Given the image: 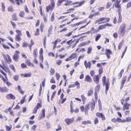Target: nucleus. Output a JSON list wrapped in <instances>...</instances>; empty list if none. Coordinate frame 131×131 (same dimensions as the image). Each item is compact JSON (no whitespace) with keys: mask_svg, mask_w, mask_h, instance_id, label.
Segmentation results:
<instances>
[{"mask_svg":"<svg viewBox=\"0 0 131 131\" xmlns=\"http://www.w3.org/2000/svg\"><path fill=\"white\" fill-rule=\"evenodd\" d=\"M102 81L103 83V86L105 85L106 89L105 91L107 92L108 91V90L109 88V86L110 85L109 80L108 79H106V77L105 76H103L102 79Z\"/></svg>","mask_w":131,"mask_h":131,"instance_id":"1","label":"nucleus"},{"mask_svg":"<svg viewBox=\"0 0 131 131\" xmlns=\"http://www.w3.org/2000/svg\"><path fill=\"white\" fill-rule=\"evenodd\" d=\"M126 25L125 24H122L121 26L118 31V34L120 36H123L125 32Z\"/></svg>","mask_w":131,"mask_h":131,"instance_id":"2","label":"nucleus"},{"mask_svg":"<svg viewBox=\"0 0 131 131\" xmlns=\"http://www.w3.org/2000/svg\"><path fill=\"white\" fill-rule=\"evenodd\" d=\"M54 3L53 0H51V5L46 7V11L48 12L49 10H52L54 8Z\"/></svg>","mask_w":131,"mask_h":131,"instance_id":"3","label":"nucleus"},{"mask_svg":"<svg viewBox=\"0 0 131 131\" xmlns=\"http://www.w3.org/2000/svg\"><path fill=\"white\" fill-rule=\"evenodd\" d=\"M64 2H65L64 3H63V5L66 6H69L71 5V3L72 2V1H71L68 0H61L59 1V3L60 4L63 3Z\"/></svg>","mask_w":131,"mask_h":131,"instance_id":"4","label":"nucleus"},{"mask_svg":"<svg viewBox=\"0 0 131 131\" xmlns=\"http://www.w3.org/2000/svg\"><path fill=\"white\" fill-rule=\"evenodd\" d=\"M100 77V75H94L93 78L94 82L96 84H98L99 82V79Z\"/></svg>","mask_w":131,"mask_h":131,"instance_id":"5","label":"nucleus"},{"mask_svg":"<svg viewBox=\"0 0 131 131\" xmlns=\"http://www.w3.org/2000/svg\"><path fill=\"white\" fill-rule=\"evenodd\" d=\"M15 52V53L13 56V59L14 60L17 61L19 57L18 54L20 53V52L19 51H16Z\"/></svg>","mask_w":131,"mask_h":131,"instance_id":"6","label":"nucleus"},{"mask_svg":"<svg viewBox=\"0 0 131 131\" xmlns=\"http://www.w3.org/2000/svg\"><path fill=\"white\" fill-rule=\"evenodd\" d=\"M120 1L116 0V2L114 3V5L116 7L119 8L118 10L120 9L121 10V6L119 5Z\"/></svg>","mask_w":131,"mask_h":131,"instance_id":"7","label":"nucleus"},{"mask_svg":"<svg viewBox=\"0 0 131 131\" xmlns=\"http://www.w3.org/2000/svg\"><path fill=\"white\" fill-rule=\"evenodd\" d=\"M126 77L125 76L123 78L121 82L120 89H121L123 88L124 83L125 82L126 80Z\"/></svg>","mask_w":131,"mask_h":131,"instance_id":"8","label":"nucleus"},{"mask_svg":"<svg viewBox=\"0 0 131 131\" xmlns=\"http://www.w3.org/2000/svg\"><path fill=\"white\" fill-rule=\"evenodd\" d=\"M96 115L99 118H101L102 120H104L105 119L104 116L103 115L102 113H96Z\"/></svg>","mask_w":131,"mask_h":131,"instance_id":"9","label":"nucleus"},{"mask_svg":"<svg viewBox=\"0 0 131 131\" xmlns=\"http://www.w3.org/2000/svg\"><path fill=\"white\" fill-rule=\"evenodd\" d=\"M121 10H120V9H119L118 10L117 12L118 13V17L119 18L118 19V20L117 21V22L118 23H119L121 22L122 21V16L121 14Z\"/></svg>","mask_w":131,"mask_h":131,"instance_id":"10","label":"nucleus"},{"mask_svg":"<svg viewBox=\"0 0 131 131\" xmlns=\"http://www.w3.org/2000/svg\"><path fill=\"white\" fill-rule=\"evenodd\" d=\"M6 97L8 99H10L11 98L13 100L15 99V96L12 94H7L6 95Z\"/></svg>","mask_w":131,"mask_h":131,"instance_id":"11","label":"nucleus"},{"mask_svg":"<svg viewBox=\"0 0 131 131\" xmlns=\"http://www.w3.org/2000/svg\"><path fill=\"white\" fill-rule=\"evenodd\" d=\"M130 104H128L127 103H125L123 106V110L124 111H125V110H127L129 109V106H130Z\"/></svg>","mask_w":131,"mask_h":131,"instance_id":"12","label":"nucleus"},{"mask_svg":"<svg viewBox=\"0 0 131 131\" xmlns=\"http://www.w3.org/2000/svg\"><path fill=\"white\" fill-rule=\"evenodd\" d=\"M45 111L44 109L42 110V114H41V116H40L39 117V120L41 119L42 118L45 117Z\"/></svg>","mask_w":131,"mask_h":131,"instance_id":"13","label":"nucleus"},{"mask_svg":"<svg viewBox=\"0 0 131 131\" xmlns=\"http://www.w3.org/2000/svg\"><path fill=\"white\" fill-rule=\"evenodd\" d=\"M66 122L67 125H69L71 124L73 121V119H67L65 120Z\"/></svg>","mask_w":131,"mask_h":131,"instance_id":"14","label":"nucleus"},{"mask_svg":"<svg viewBox=\"0 0 131 131\" xmlns=\"http://www.w3.org/2000/svg\"><path fill=\"white\" fill-rule=\"evenodd\" d=\"M106 52L105 53V54L107 55V58L108 59H109L110 58V56L109 55V54H111L112 53V52L111 50L110 49H106Z\"/></svg>","mask_w":131,"mask_h":131,"instance_id":"15","label":"nucleus"},{"mask_svg":"<svg viewBox=\"0 0 131 131\" xmlns=\"http://www.w3.org/2000/svg\"><path fill=\"white\" fill-rule=\"evenodd\" d=\"M8 89L6 87H2L1 92H7L8 91Z\"/></svg>","mask_w":131,"mask_h":131,"instance_id":"16","label":"nucleus"},{"mask_svg":"<svg viewBox=\"0 0 131 131\" xmlns=\"http://www.w3.org/2000/svg\"><path fill=\"white\" fill-rule=\"evenodd\" d=\"M21 36L19 35H16L15 38V40L18 41H20L21 40V38L20 36Z\"/></svg>","mask_w":131,"mask_h":131,"instance_id":"17","label":"nucleus"},{"mask_svg":"<svg viewBox=\"0 0 131 131\" xmlns=\"http://www.w3.org/2000/svg\"><path fill=\"white\" fill-rule=\"evenodd\" d=\"M104 21L100 23L99 24H101V23H107L108 21H109L110 20V18H105V17H104Z\"/></svg>","mask_w":131,"mask_h":131,"instance_id":"18","label":"nucleus"},{"mask_svg":"<svg viewBox=\"0 0 131 131\" xmlns=\"http://www.w3.org/2000/svg\"><path fill=\"white\" fill-rule=\"evenodd\" d=\"M84 65L86 68H87L88 67L89 68L90 66V62L89 61L87 63L86 61H84Z\"/></svg>","mask_w":131,"mask_h":131,"instance_id":"19","label":"nucleus"},{"mask_svg":"<svg viewBox=\"0 0 131 131\" xmlns=\"http://www.w3.org/2000/svg\"><path fill=\"white\" fill-rule=\"evenodd\" d=\"M12 19L13 20L16 21L17 20L16 14L14 13L12 16Z\"/></svg>","mask_w":131,"mask_h":131,"instance_id":"20","label":"nucleus"},{"mask_svg":"<svg viewBox=\"0 0 131 131\" xmlns=\"http://www.w3.org/2000/svg\"><path fill=\"white\" fill-rule=\"evenodd\" d=\"M52 26L51 25L49 27V28L48 29V37L49 36V35L50 34H51V32L52 31Z\"/></svg>","mask_w":131,"mask_h":131,"instance_id":"21","label":"nucleus"},{"mask_svg":"<svg viewBox=\"0 0 131 131\" xmlns=\"http://www.w3.org/2000/svg\"><path fill=\"white\" fill-rule=\"evenodd\" d=\"M18 90L19 92L22 94H23L24 93V92L22 91L20 86L19 85L18 86Z\"/></svg>","mask_w":131,"mask_h":131,"instance_id":"22","label":"nucleus"},{"mask_svg":"<svg viewBox=\"0 0 131 131\" xmlns=\"http://www.w3.org/2000/svg\"><path fill=\"white\" fill-rule=\"evenodd\" d=\"M90 81V78L89 75H87L86 76L85 81L89 82Z\"/></svg>","mask_w":131,"mask_h":131,"instance_id":"23","label":"nucleus"},{"mask_svg":"<svg viewBox=\"0 0 131 131\" xmlns=\"http://www.w3.org/2000/svg\"><path fill=\"white\" fill-rule=\"evenodd\" d=\"M100 85L99 84L97 85L95 88V90L96 92H98L100 90Z\"/></svg>","mask_w":131,"mask_h":131,"instance_id":"24","label":"nucleus"},{"mask_svg":"<svg viewBox=\"0 0 131 131\" xmlns=\"http://www.w3.org/2000/svg\"><path fill=\"white\" fill-rule=\"evenodd\" d=\"M7 9L8 11H9L11 12H13L14 11L13 6H11L7 8Z\"/></svg>","mask_w":131,"mask_h":131,"instance_id":"25","label":"nucleus"},{"mask_svg":"<svg viewBox=\"0 0 131 131\" xmlns=\"http://www.w3.org/2000/svg\"><path fill=\"white\" fill-rule=\"evenodd\" d=\"M21 75H24L25 77H30L31 76V74L30 73H28L25 74H21Z\"/></svg>","mask_w":131,"mask_h":131,"instance_id":"26","label":"nucleus"},{"mask_svg":"<svg viewBox=\"0 0 131 131\" xmlns=\"http://www.w3.org/2000/svg\"><path fill=\"white\" fill-rule=\"evenodd\" d=\"M104 17H103L102 18H100L99 19H98L96 21L95 23H97L104 21Z\"/></svg>","mask_w":131,"mask_h":131,"instance_id":"27","label":"nucleus"},{"mask_svg":"<svg viewBox=\"0 0 131 131\" xmlns=\"http://www.w3.org/2000/svg\"><path fill=\"white\" fill-rule=\"evenodd\" d=\"M58 41V40L57 39L56 40L54 41L53 42H52V43L54 45L53 46V49H54L56 47V44Z\"/></svg>","mask_w":131,"mask_h":131,"instance_id":"28","label":"nucleus"},{"mask_svg":"<svg viewBox=\"0 0 131 131\" xmlns=\"http://www.w3.org/2000/svg\"><path fill=\"white\" fill-rule=\"evenodd\" d=\"M19 15L20 17H24L25 15V13L24 11H22L20 12L19 13Z\"/></svg>","mask_w":131,"mask_h":131,"instance_id":"29","label":"nucleus"},{"mask_svg":"<svg viewBox=\"0 0 131 131\" xmlns=\"http://www.w3.org/2000/svg\"><path fill=\"white\" fill-rule=\"evenodd\" d=\"M105 28V25H101L99 26L98 29L99 30L103 29Z\"/></svg>","mask_w":131,"mask_h":131,"instance_id":"30","label":"nucleus"},{"mask_svg":"<svg viewBox=\"0 0 131 131\" xmlns=\"http://www.w3.org/2000/svg\"><path fill=\"white\" fill-rule=\"evenodd\" d=\"M37 49H36L35 50H34L33 51V54L34 55V57L35 58H36L37 57Z\"/></svg>","mask_w":131,"mask_h":131,"instance_id":"31","label":"nucleus"},{"mask_svg":"<svg viewBox=\"0 0 131 131\" xmlns=\"http://www.w3.org/2000/svg\"><path fill=\"white\" fill-rule=\"evenodd\" d=\"M95 105V102L94 101H93L92 103V104L91 106V110L92 111H93L94 110Z\"/></svg>","mask_w":131,"mask_h":131,"instance_id":"32","label":"nucleus"},{"mask_svg":"<svg viewBox=\"0 0 131 131\" xmlns=\"http://www.w3.org/2000/svg\"><path fill=\"white\" fill-rule=\"evenodd\" d=\"M2 10L3 12H4L5 11V7L4 5V4L3 3H2Z\"/></svg>","mask_w":131,"mask_h":131,"instance_id":"33","label":"nucleus"},{"mask_svg":"<svg viewBox=\"0 0 131 131\" xmlns=\"http://www.w3.org/2000/svg\"><path fill=\"white\" fill-rule=\"evenodd\" d=\"M76 54L74 53L72 54L70 57L71 59L75 58L76 57Z\"/></svg>","mask_w":131,"mask_h":131,"instance_id":"34","label":"nucleus"},{"mask_svg":"<svg viewBox=\"0 0 131 131\" xmlns=\"http://www.w3.org/2000/svg\"><path fill=\"white\" fill-rule=\"evenodd\" d=\"M101 36V35L100 34H98L95 38V41H97L100 37Z\"/></svg>","mask_w":131,"mask_h":131,"instance_id":"35","label":"nucleus"},{"mask_svg":"<svg viewBox=\"0 0 131 131\" xmlns=\"http://www.w3.org/2000/svg\"><path fill=\"white\" fill-rule=\"evenodd\" d=\"M26 97V96H23V97L22 98V100H21L20 101V103L21 104H22L24 103V101L25 100V98Z\"/></svg>","mask_w":131,"mask_h":131,"instance_id":"36","label":"nucleus"},{"mask_svg":"<svg viewBox=\"0 0 131 131\" xmlns=\"http://www.w3.org/2000/svg\"><path fill=\"white\" fill-rule=\"evenodd\" d=\"M94 28H91V29L92 31H93V33H97L99 31V29H94Z\"/></svg>","mask_w":131,"mask_h":131,"instance_id":"37","label":"nucleus"},{"mask_svg":"<svg viewBox=\"0 0 131 131\" xmlns=\"http://www.w3.org/2000/svg\"><path fill=\"white\" fill-rule=\"evenodd\" d=\"M0 72H1L6 77L7 79V77L6 76V74L5 73L3 70L1 69H0Z\"/></svg>","mask_w":131,"mask_h":131,"instance_id":"38","label":"nucleus"},{"mask_svg":"<svg viewBox=\"0 0 131 131\" xmlns=\"http://www.w3.org/2000/svg\"><path fill=\"white\" fill-rule=\"evenodd\" d=\"M123 43L122 42H121L119 43L118 46V49L119 50H120L122 47Z\"/></svg>","mask_w":131,"mask_h":131,"instance_id":"39","label":"nucleus"},{"mask_svg":"<svg viewBox=\"0 0 131 131\" xmlns=\"http://www.w3.org/2000/svg\"><path fill=\"white\" fill-rule=\"evenodd\" d=\"M16 32L17 34V35H22L21 32L19 30H18V29L16 30Z\"/></svg>","mask_w":131,"mask_h":131,"instance_id":"40","label":"nucleus"},{"mask_svg":"<svg viewBox=\"0 0 131 131\" xmlns=\"http://www.w3.org/2000/svg\"><path fill=\"white\" fill-rule=\"evenodd\" d=\"M103 68H100L99 70V75H100L103 73Z\"/></svg>","mask_w":131,"mask_h":131,"instance_id":"41","label":"nucleus"},{"mask_svg":"<svg viewBox=\"0 0 131 131\" xmlns=\"http://www.w3.org/2000/svg\"><path fill=\"white\" fill-rule=\"evenodd\" d=\"M39 35V30L38 29H36V31L34 34L35 36H38Z\"/></svg>","mask_w":131,"mask_h":131,"instance_id":"42","label":"nucleus"},{"mask_svg":"<svg viewBox=\"0 0 131 131\" xmlns=\"http://www.w3.org/2000/svg\"><path fill=\"white\" fill-rule=\"evenodd\" d=\"M24 9L25 10L27 13H29V11L28 9L27 6L26 5H25L24 6Z\"/></svg>","mask_w":131,"mask_h":131,"instance_id":"43","label":"nucleus"},{"mask_svg":"<svg viewBox=\"0 0 131 131\" xmlns=\"http://www.w3.org/2000/svg\"><path fill=\"white\" fill-rule=\"evenodd\" d=\"M40 107H41V105L40 103H38L37 104L36 107H35L38 110L39 109Z\"/></svg>","mask_w":131,"mask_h":131,"instance_id":"44","label":"nucleus"},{"mask_svg":"<svg viewBox=\"0 0 131 131\" xmlns=\"http://www.w3.org/2000/svg\"><path fill=\"white\" fill-rule=\"evenodd\" d=\"M112 5V3L111 2H108L107 3L106 7L107 8L110 7Z\"/></svg>","mask_w":131,"mask_h":131,"instance_id":"45","label":"nucleus"},{"mask_svg":"<svg viewBox=\"0 0 131 131\" xmlns=\"http://www.w3.org/2000/svg\"><path fill=\"white\" fill-rule=\"evenodd\" d=\"M131 7V1L129 2L126 5V8H127Z\"/></svg>","mask_w":131,"mask_h":131,"instance_id":"46","label":"nucleus"},{"mask_svg":"<svg viewBox=\"0 0 131 131\" xmlns=\"http://www.w3.org/2000/svg\"><path fill=\"white\" fill-rule=\"evenodd\" d=\"M19 78V76L17 75H15L14 76L13 79L16 81H17Z\"/></svg>","mask_w":131,"mask_h":131,"instance_id":"47","label":"nucleus"},{"mask_svg":"<svg viewBox=\"0 0 131 131\" xmlns=\"http://www.w3.org/2000/svg\"><path fill=\"white\" fill-rule=\"evenodd\" d=\"M50 73L52 74H54L55 72V70L54 69H53L52 68H51L50 70Z\"/></svg>","mask_w":131,"mask_h":131,"instance_id":"48","label":"nucleus"},{"mask_svg":"<svg viewBox=\"0 0 131 131\" xmlns=\"http://www.w3.org/2000/svg\"><path fill=\"white\" fill-rule=\"evenodd\" d=\"M105 64V63H98L97 64V67H101L102 65H104Z\"/></svg>","mask_w":131,"mask_h":131,"instance_id":"49","label":"nucleus"},{"mask_svg":"<svg viewBox=\"0 0 131 131\" xmlns=\"http://www.w3.org/2000/svg\"><path fill=\"white\" fill-rule=\"evenodd\" d=\"M81 96L83 102V103H84L85 102L86 99V98L83 95H82Z\"/></svg>","mask_w":131,"mask_h":131,"instance_id":"50","label":"nucleus"},{"mask_svg":"<svg viewBox=\"0 0 131 131\" xmlns=\"http://www.w3.org/2000/svg\"><path fill=\"white\" fill-rule=\"evenodd\" d=\"M47 37L46 36H45L43 39V45L44 46H45V45L46 43V40Z\"/></svg>","mask_w":131,"mask_h":131,"instance_id":"51","label":"nucleus"},{"mask_svg":"<svg viewBox=\"0 0 131 131\" xmlns=\"http://www.w3.org/2000/svg\"><path fill=\"white\" fill-rule=\"evenodd\" d=\"M39 57L40 61H41V62L42 63L43 61V57L42 55L40 54L39 56Z\"/></svg>","mask_w":131,"mask_h":131,"instance_id":"52","label":"nucleus"},{"mask_svg":"<svg viewBox=\"0 0 131 131\" xmlns=\"http://www.w3.org/2000/svg\"><path fill=\"white\" fill-rule=\"evenodd\" d=\"M16 3L18 5H20V3L19 2H22V0H16L15 1Z\"/></svg>","mask_w":131,"mask_h":131,"instance_id":"53","label":"nucleus"},{"mask_svg":"<svg viewBox=\"0 0 131 131\" xmlns=\"http://www.w3.org/2000/svg\"><path fill=\"white\" fill-rule=\"evenodd\" d=\"M26 62L27 64V65L29 66L31 65V62L29 60L27 59L26 60Z\"/></svg>","mask_w":131,"mask_h":131,"instance_id":"54","label":"nucleus"},{"mask_svg":"<svg viewBox=\"0 0 131 131\" xmlns=\"http://www.w3.org/2000/svg\"><path fill=\"white\" fill-rule=\"evenodd\" d=\"M54 15L53 13L51 15V21L52 22L53 20H54Z\"/></svg>","mask_w":131,"mask_h":131,"instance_id":"55","label":"nucleus"},{"mask_svg":"<svg viewBox=\"0 0 131 131\" xmlns=\"http://www.w3.org/2000/svg\"><path fill=\"white\" fill-rule=\"evenodd\" d=\"M62 62V60H58V61H57L56 62L57 64L59 66H60Z\"/></svg>","mask_w":131,"mask_h":131,"instance_id":"56","label":"nucleus"},{"mask_svg":"<svg viewBox=\"0 0 131 131\" xmlns=\"http://www.w3.org/2000/svg\"><path fill=\"white\" fill-rule=\"evenodd\" d=\"M56 77L57 80H58L60 77L59 74L57 73H56Z\"/></svg>","mask_w":131,"mask_h":131,"instance_id":"57","label":"nucleus"},{"mask_svg":"<svg viewBox=\"0 0 131 131\" xmlns=\"http://www.w3.org/2000/svg\"><path fill=\"white\" fill-rule=\"evenodd\" d=\"M79 83L78 81H77L75 82V84H74L75 85V86H77V88L78 89L79 88Z\"/></svg>","mask_w":131,"mask_h":131,"instance_id":"58","label":"nucleus"},{"mask_svg":"<svg viewBox=\"0 0 131 131\" xmlns=\"http://www.w3.org/2000/svg\"><path fill=\"white\" fill-rule=\"evenodd\" d=\"M48 55L49 56H52L53 57L54 56V54L53 53L51 52H49L48 53Z\"/></svg>","mask_w":131,"mask_h":131,"instance_id":"59","label":"nucleus"},{"mask_svg":"<svg viewBox=\"0 0 131 131\" xmlns=\"http://www.w3.org/2000/svg\"><path fill=\"white\" fill-rule=\"evenodd\" d=\"M90 121H83L82 122V123L83 124H86L90 123Z\"/></svg>","mask_w":131,"mask_h":131,"instance_id":"60","label":"nucleus"},{"mask_svg":"<svg viewBox=\"0 0 131 131\" xmlns=\"http://www.w3.org/2000/svg\"><path fill=\"white\" fill-rule=\"evenodd\" d=\"M10 68L12 69L13 70L14 72H15V68L14 67L13 65H10Z\"/></svg>","mask_w":131,"mask_h":131,"instance_id":"61","label":"nucleus"},{"mask_svg":"<svg viewBox=\"0 0 131 131\" xmlns=\"http://www.w3.org/2000/svg\"><path fill=\"white\" fill-rule=\"evenodd\" d=\"M126 122H131V117H128L126 118Z\"/></svg>","mask_w":131,"mask_h":131,"instance_id":"62","label":"nucleus"},{"mask_svg":"<svg viewBox=\"0 0 131 131\" xmlns=\"http://www.w3.org/2000/svg\"><path fill=\"white\" fill-rule=\"evenodd\" d=\"M99 121L98 118H96L94 120V124H96L98 123Z\"/></svg>","mask_w":131,"mask_h":131,"instance_id":"63","label":"nucleus"},{"mask_svg":"<svg viewBox=\"0 0 131 131\" xmlns=\"http://www.w3.org/2000/svg\"><path fill=\"white\" fill-rule=\"evenodd\" d=\"M28 44L26 42H24L23 43L22 46L23 47H27L28 46Z\"/></svg>","mask_w":131,"mask_h":131,"instance_id":"64","label":"nucleus"}]
</instances>
